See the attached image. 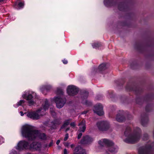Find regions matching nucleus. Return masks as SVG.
<instances>
[{
	"label": "nucleus",
	"instance_id": "obj_1",
	"mask_svg": "<svg viewBox=\"0 0 154 154\" xmlns=\"http://www.w3.org/2000/svg\"><path fill=\"white\" fill-rule=\"evenodd\" d=\"M22 134L23 137L29 140H34L37 137L43 140L46 139L44 133H40L38 131L34 130L32 126L29 125H25L23 127Z\"/></svg>",
	"mask_w": 154,
	"mask_h": 154
},
{
	"label": "nucleus",
	"instance_id": "obj_2",
	"mask_svg": "<svg viewBox=\"0 0 154 154\" xmlns=\"http://www.w3.org/2000/svg\"><path fill=\"white\" fill-rule=\"evenodd\" d=\"M124 134L127 137L125 141L127 143H134L138 140L140 137V134L138 133L134 134H131V129L129 127L126 128Z\"/></svg>",
	"mask_w": 154,
	"mask_h": 154
},
{
	"label": "nucleus",
	"instance_id": "obj_3",
	"mask_svg": "<svg viewBox=\"0 0 154 154\" xmlns=\"http://www.w3.org/2000/svg\"><path fill=\"white\" fill-rule=\"evenodd\" d=\"M42 109V108H40L36 112H29L27 113V116L33 119H38L40 118L41 116H42L44 115L41 112Z\"/></svg>",
	"mask_w": 154,
	"mask_h": 154
},
{
	"label": "nucleus",
	"instance_id": "obj_4",
	"mask_svg": "<svg viewBox=\"0 0 154 154\" xmlns=\"http://www.w3.org/2000/svg\"><path fill=\"white\" fill-rule=\"evenodd\" d=\"M54 101L56 103L57 107L58 108H61L65 103L66 100L63 96H61L55 97Z\"/></svg>",
	"mask_w": 154,
	"mask_h": 154
},
{
	"label": "nucleus",
	"instance_id": "obj_5",
	"mask_svg": "<svg viewBox=\"0 0 154 154\" xmlns=\"http://www.w3.org/2000/svg\"><path fill=\"white\" fill-rule=\"evenodd\" d=\"M97 125L99 130L101 131H106L109 127V124L107 121L98 122Z\"/></svg>",
	"mask_w": 154,
	"mask_h": 154
},
{
	"label": "nucleus",
	"instance_id": "obj_6",
	"mask_svg": "<svg viewBox=\"0 0 154 154\" xmlns=\"http://www.w3.org/2000/svg\"><path fill=\"white\" fill-rule=\"evenodd\" d=\"M78 89L75 86L73 85L68 86L67 90L68 94L72 96L78 93Z\"/></svg>",
	"mask_w": 154,
	"mask_h": 154
},
{
	"label": "nucleus",
	"instance_id": "obj_7",
	"mask_svg": "<svg viewBox=\"0 0 154 154\" xmlns=\"http://www.w3.org/2000/svg\"><path fill=\"white\" fill-rule=\"evenodd\" d=\"M42 148V144L41 143L33 142L30 145L29 148L30 149H33L35 150L40 151Z\"/></svg>",
	"mask_w": 154,
	"mask_h": 154
},
{
	"label": "nucleus",
	"instance_id": "obj_8",
	"mask_svg": "<svg viewBox=\"0 0 154 154\" xmlns=\"http://www.w3.org/2000/svg\"><path fill=\"white\" fill-rule=\"evenodd\" d=\"M28 143L25 141H20L18 144L17 149L19 150L28 148Z\"/></svg>",
	"mask_w": 154,
	"mask_h": 154
},
{
	"label": "nucleus",
	"instance_id": "obj_9",
	"mask_svg": "<svg viewBox=\"0 0 154 154\" xmlns=\"http://www.w3.org/2000/svg\"><path fill=\"white\" fill-rule=\"evenodd\" d=\"M94 111L95 113L100 116L103 115L104 114L103 106L100 104H97L96 106L95 107V110Z\"/></svg>",
	"mask_w": 154,
	"mask_h": 154
},
{
	"label": "nucleus",
	"instance_id": "obj_10",
	"mask_svg": "<svg viewBox=\"0 0 154 154\" xmlns=\"http://www.w3.org/2000/svg\"><path fill=\"white\" fill-rule=\"evenodd\" d=\"M35 94V93L32 92V94H29L27 96H26V94H24L22 95V97L23 98L26 99L28 101V103L29 105L30 106L34 104V102L32 99V95H34Z\"/></svg>",
	"mask_w": 154,
	"mask_h": 154
},
{
	"label": "nucleus",
	"instance_id": "obj_11",
	"mask_svg": "<svg viewBox=\"0 0 154 154\" xmlns=\"http://www.w3.org/2000/svg\"><path fill=\"white\" fill-rule=\"evenodd\" d=\"M98 143L101 146H103L105 145L111 146L113 144L112 141L105 139L99 140Z\"/></svg>",
	"mask_w": 154,
	"mask_h": 154
},
{
	"label": "nucleus",
	"instance_id": "obj_12",
	"mask_svg": "<svg viewBox=\"0 0 154 154\" xmlns=\"http://www.w3.org/2000/svg\"><path fill=\"white\" fill-rule=\"evenodd\" d=\"M73 154H86V153L85 150L80 146H78L74 149Z\"/></svg>",
	"mask_w": 154,
	"mask_h": 154
},
{
	"label": "nucleus",
	"instance_id": "obj_13",
	"mask_svg": "<svg viewBox=\"0 0 154 154\" xmlns=\"http://www.w3.org/2000/svg\"><path fill=\"white\" fill-rule=\"evenodd\" d=\"M93 139L88 136H86L83 137L81 141L82 144H85L89 143L92 142Z\"/></svg>",
	"mask_w": 154,
	"mask_h": 154
},
{
	"label": "nucleus",
	"instance_id": "obj_14",
	"mask_svg": "<svg viewBox=\"0 0 154 154\" xmlns=\"http://www.w3.org/2000/svg\"><path fill=\"white\" fill-rule=\"evenodd\" d=\"M139 154H151L149 148L142 147L139 148L138 150Z\"/></svg>",
	"mask_w": 154,
	"mask_h": 154
},
{
	"label": "nucleus",
	"instance_id": "obj_15",
	"mask_svg": "<svg viewBox=\"0 0 154 154\" xmlns=\"http://www.w3.org/2000/svg\"><path fill=\"white\" fill-rule=\"evenodd\" d=\"M79 126V129L78 132H84L86 129L85 122V120H83L81 122L78 124Z\"/></svg>",
	"mask_w": 154,
	"mask_h": 154
},
{
	"label": "nucleus",
	"instance_id": "obj_16",
	"mask_svg": "<svg viewBox=\"0 0 154 154\" xmlns=\"http://www.w3.org/2000/svg\"><path fill=\"white\" fill-rule=\"evenodd\" d=\"M116 119L119 122H122L125 120V118L122 113H119L116 115Z\"/></svg>",
	"mask_w": 154,
	"mask_h": 154
},
{
	"label": "nucleus",
	"instance_id": "obj_17",
	"mask_svg": "<svg viewBox=\"0 0 154 154\" xmlns=\"http://www.w3.org/2000/svg\"><path fill=\"white\" fill-rule=\"evenodd\" d=\"M113 145V144L112 145V146ZM111 146H112V145L109 146L110 147L109 148V151L111 153L113 154H114L117 152L118 151L117 148Z\"/></svg>",
	"mask_w": 154,
	"mask_h": 154
},
{
	"label": "nucleus",
	"instance_id": "obj_18",
	"mask_svg": "<svg viewBox=\"0 0 154 154\" xmlns=\"http://www.w3.org/2000/svg\"><path fill=\"white\" fill-rule=\"evenodd\" d=\"M106 68V65L105 63L101 64L98 67V70L100 71H102L105 69Z\"/></svg>",
	"mask_w": 154,
	"mask_h": 154
},
{
	"label": "nucleus",
	"instance_id": "obj_19",
	"mask_svg": "<svg viewBox=\"0 0 154 154\" xmlns=\"http://www.w3.org/2000/svg\"><path fill=\"white\" fill-rule=\"evenodd\" d=\"M69 123V120H67L65 121L63 125L61 127V128H63L65 127H66L67 125H68Z\"/></svg>",
	"mask_w": 154,
	"mask_h": 154
},
{
	"label": "nucleus",
	"instance_id": "obj_20",
	"mask_svg": "<svg viewBox=\"0 0 154 154\" xmlns=\"http://www.w3.org/2000/svg\"><path fill=\"white\" fill-rule=\"evenodd\" d=\"M49 107V104L48 103V101L46 100L45 101V104L43 106V109L44 111H46V110L48 109Z\"/></svg>",
	"mask_w": 154,
	"mask_h": 154
},
{
	"label": "nucleus",
	"instance_id": "obj_21",
	"mask_svg": "<svg viewBox=\"0 0 154 154\" xmlns=\"http://www.w3.org/2000/svg\"><path fill=\"white\" fill-rule=\"evenodd\" d=\"M101 44L98 43H95L92 44V46L94 48H97L101 46Z\"/></svg>",
	"mask_w": 154,
	"mask_h": 154
},
{
	"label": "nucleus",
	"instance_id": "obj_22",
	"mask_svg": "<svg viewBox=\"0 0 154 154\" xmlns=\"http://www.w3.org/2000/svg\"><path fill=\"white\" fill-rule=\"evenodd\" d=\"M17 5L19 9L22 8L24 6V3L23 2H20Z\"/></svg>",
	"mask_w": 154,
	"mask_h": 154
},
{
	"label": "nucleus",
	"instance_id": "obj_23",
	"mask_svg": "<svg viewBox=\"0 0 154 154\" xmlns=\"http://www.w3.org/2000/svg\"><path fill=\"white\" fill-rule=\"evenodd\" d=\"M148 119L147 118H146L145 119V124L144 123V122L145 121V120L144 119H142L141 121V123L144 126L146 125L147 124V122H148Z\"/></svg>",
	"mask_w": 154,
	"mask_h": 154
},
{
	"label": "nucleus",
	"instance_id": "obj_24",
	"mask_svg": "<svg viewBox=\"0 0 154 154\" xmlns=\"http://www.w3.org/2000/svg\"><path fill=\"white\" fill-rule=\"evenodd\" d=\"M25 102V101L23 100H20L19 102L17 103V106H19L21 105L23 103Z\"/></svg>",
	"mask_w": 154,
	"mask_h": 154
},
{
	"label": "nucleus",
	"instance_id": "obj_25",
	"mask_svg": "<svg viewBox=\"0 0 154 154\" xmlns=\"http://www.w3.org/2000/svg\"><path fill=\"white\" fill-rule=\"evenodd\" d=\"M54 125H59L60 124V122L58 121L57 120H56L54 121L52 123Z\"/></svg>",
	"mask_w": 154,
	"mask_h": 154
},
{
	"label": "nucleus",
	"instance_id": "obj_26",
	"mask_svg": "<svg viewBox=\"0 0 154 154\" xmlns=\"http://www.w3.org/2000/svg\"><path fill=\"white\" fill-rule=\"evenodd\" d=\"M69 137V134L68 133H66L65 135V137L64 138V140L66 141Z\"/></svg>",
	"mask_w": 154,
	"mask_h": 154
},
{
	"label": "nucleus",
	"instance_id": "obj_27",
	"mask_svg": "<svg viewBox=\"0 0 154 154\" xmlns=\"http://www.w3.org/2000/svg\"><path fill=\"white\" fill-rule=\"evenodd\" d=\"M148 138V135L147 134H144L143 139V140H146Z\"/></svg>",
	"mask_w": 154,
	"mask_h": 154
},
{
	"label": "nucleus",
	"instance_id": "obj_28",
	"mask_svg": "<svg viewBox=\"0 0 154 154\" xmlns=\"http://www.w3.org/2000/svg\"><path fill=\"white\" fill-rule=\"evenodd\" d=\"M57 93L58 94H60L62 95L63 94V92L62 91L61 89H59L57 90Z\"/></svg>",
	"mask_w": 154,
	"mask_h": 154
},
{
	"label": "nucleus",
	"instance_id": "obj_29",
	"mask_svg": "<svg viewBox=\"0 0 154 154\" xmlns=\"http://www.w3.org/2000/svg\"><path fill=\"white\" fill-rule=\"evenodd\" d=\"M82 135V133L81 132H79V133L78 135V139H79L81 138Z\"/></svg>",
	"mask_w": 154,
	"mask_h": 154
},
{
	"label": "nucleus",
	"instance_id": "obj_30",
	"mask_svg": "<svg viewBox=\"0 0 154 154\" xmlns=\"http://www.w3.org/2000/svg\"><path fill=\"white\" fill-rule=\"evenodd\" d=\"M119 9L120 10H122L123 9V6L122 5H119Z\"/></svg>",
	"mask_w": 154,
	"mask_h": 154
},
{
	"label": "nucleus",
	"instance_id": "obj_31",
	"mask_svg": "<svg viewBox=\"0 0 154 154\" xmlns=\"http://www.w3.org/2000/svg\"><path fill=\"white\" fill-rule=\"evenodd\" d=\"M4 142V140L3 138L1 136H0V143H2Z\"/></svg>",
	"mask_w": 154,
	"mask_h": 154
},
{
	"label": "nucleus",
	"instance_id": "obj_32",
	"mask_svg": "<svg viewBox=\"0 0 154 154\" xmlns=\"http://www.w3.org/2000/svg\"><path fill=\"white\" fill-rule=\"evenodd\" d=\"M50 110L52 115H54L55 114V112L53 110H52L51 108H50Z\"/></svg>",
	"mask_w": 154,
	"mask_h": 154
},
{
	"label": "nucleus",
	"instance_id": "obj_33",
	"mask_svg": "<svg viewBox=\"0 0 154 154\" xmlns=\"http://www.w3.org/2000/svg\"><path fill=\"white\" fill-rule=\"evenodd\" d=\"M64 154H68V152L66 149H64L63 151Z\"/></svg>",
	"mask_w": 154,
	"mask_h": 154
},
{
	"label": "nucleus",
	"instance_id": "obj_34",
	"mask_svg": "<svg viewBox=\"0 0 154 154\" xmlns=\"http://www.w3.org/2000/svg\"><path fill=\"white\" fill-rule=\"evenodd\" d=\"M70 125L71 126L73 127H74L75 125V124L74 122L71 123Z\"/></svg>",
	"mask_w": 154,
	"mask_h": 154
},
{
	"label": "nucleus",
	"instance_id": "obj_35",
	"mask_svg": "<svg viewBox=\"0 0 154 154\" xmlns=\"http://www.w3.org/2000/svg\"><path fill=\"white\" fill-rule=\"evenodd\" d=\"M69 143L68 142H66L64 143V145L66 147H68L69 145Z\"/></svg>",
	"mask_w": 154,
	"mask_h": 154
},
{
	"label": "nucleus",
	"instance_id": "obj_36",
	"mask_svg": "<svg viewBox=\"0 0 154 154\" xmlns=\"http://www.w3.org/2000/svg\"><path fill=\"white\" fill-rule=\"evenodd\" d=\"M88 95V93L87 91H85V97L86 98L87 97Z\"/></svg>",
	"mask_w": 154,
	"mask_h": 154
},
{
	"label": "nucleus",
	"instance_id": "obj_37",
	"mask_svg": "<svg viewBox=\"0 0 154 154\" xmlns=\"http://www.w3.org/2000/svg\"><path fill=\"white\" fill-rule=\"evenodd\" d=\"M63 63L64 64H66L67 63V60H64L63 61Z\"/></svg>",
	"mask_w": 154,
	"mask_h": 154
},
{
	"label": "nucleus",
	"instance_id": "obj_38",
	"mask_svg": "<svg viewBox=\"0 0 154 154\" xmlns=\"http://www.w3.org/2000/svg\"><path fill=\"white\" fill-rule=\"evenodd\" d=\"M60 140H58L57 142H56V144L57 145H58L59 144V143H60Z\"/></svg>",
	"mask_w": 154,
	"mask_h": 154
},
{
	"label": "nucleus",
	"instance_id": "obj_39",
	"mask_svg": "<svg viewBox=\"0 0 154 154\" xmlns=\"http://www.w3.org/2000/svg\"><path fill=\"white\" fill-rule=\"evenodd\" d=\"M52 144H53V142H51L50 143H49V147H50V146H52Z\"/></svg>",
	"mask_w": 154,
	"mask_h": 154
},
{
	"label": "nucleus",
	"instance_id": "obj_40",
	"mask_svg": "<svg viewBox=\"0 0 154 154\" xmlns=\"http://www.w3.org/2000/svg\"><path fill=\"white\" fill-rule=\"evenodd\" d=\"M20 115L21 116H23L24 115V114L23 113V112L22 111H20Z\"/></svg>",
	"mask_w": 154,
	"mask_h": 154
},
{
	"label": "nucleus",
	"instance_id": "obj_41",
	"mask_svg": "<svg viewBox=\"0 0 154 154\" xmlns=\"http://www.w3.org/2000/svg\"><path fill=\"white\" fill-rule=\"evenodd\" d=\"M88 112L87 111H84L82 113V114H85Z\"/></svg>",
	"mask_w": 154,
	"mask_h": 154
},
{
	"label": "nucleus",
	"instance_id": "obj_42",
	"mask_svg": "<svg viewBox=\"0 0 154 154\" xmlns=\"http://www.w3.org/2000/svg\"><path fill=\"white\" fill-rule=\"evenodd\" d=\"M87 102H88V101L86 100L85 101V102H83V103L84 104H85V105H87Z\"/></svg>",
	"mask_w": 154,
	"mask_h": 154
},
{
	"label": "nucleus",
	"instance_id": "obj_43",
	"mask_svg": "<svg viewBox=\"0 0 154 154\" xmlns=\"http://www.w3.org/2000/svg\"><path fill=\"white\" fill-rule=\"evenodd\" d=\"M75 146V145L74 144H72L70 146L71 148H73Z\"/></svg>",
	"mask_w": 154,
	"mask_h": 154
},
{
	"label": "nucleus",
	"instance_id": "obj_44",
	"mask_svg": "<svg viewBox=\"0 0 154 154\" xmlns=\"http://www.w3.org/2000/svg\"><path fill=\"white\" fill-rule=\"evenodd\" d=\"M69 128H66V132L68 131L69 130Z\"/></svg>",
	"mask_w": 154,
	"mask_h": 154
},
{
	"label": "nucleus",
	"instance_id": "obj_45",
	"mask_svg": "<svg viewBox=\"0 0 154 154\" xmlns=\"http://www.w3.org/2000/svg\"><path fill=\"white\" fill-rule=\"evenodd\" d=\"M48 89L46 88H44V91L46 90L47 91H48Z\"/></svg>",
	"mask_w": 154,
	"mask_h": 154
},
{
	"label": "nucleus",
	"instance_id": "obj_46",
	"mask_svg": "<svg viewBox=\"0 0 154 154\" xmlns=\"http://www.w3.org/2000/svg\"><path fill=\"white\" fill-rule=\"evenodd\" d=\"M53 128L54 129H55V128H56V127L55 126H55L54 127H53Z\"/></svg>",
	"mask_w": 154,
	"mask_h": 154
},
{
	"label": "nucleus",
	"instance_id": "obj_47",
	"mask_svg": "<svg viewBox=\"0 0 154 154\" xmlns=\"http://www.w3.org/2000/svg\"><path fill=\"white\" fill-rule=\"evenodd\" d=\"M4 0H0V2H3Z\"/></svg>",
	"mask_w": 154,
	"mask_h": 154
},
{
	"label": "nucleus",
	"instance_id": "obj_48",
	"mask_svg": "<svg viewBox=\"0 0 154 154\" xmlns=\"http://www.w3.org/2000/svg\"><path fill=\"white\" fill-rule=\"evenodd\" d=\"M48 87L49 89L50 88H51L50 86H48Z\"/></svg>",
	"mask_w": 154,
	"mask_h": 154
},
{
	"label": "nucleus",
	"instance_id": "obj_49",
	"mask_svg": "<svg viewBox=\"0 0 154 154\" xmlns=\"http://www.w3.org/2000/svg\"><path fill=\"white\" fill-rule=\"evenodd\" d=\"M106 154H109L107 152H106Z\"/></svg>",
	"mask_w": 154,
	"mask_h": 154
},
{
	"label": "nucleus",
	"instance_id": "obj_50",
	"mask_svg": "<svg viewBox=\"0 0 154 154\" xmlns=\"http://www.w3.org/2000/svg\"><path fill=\"white\" fill-rule=\"evenodd\" d=\"M10 154H13V152H11Z\"/></svg>",
	"mask_w": 154,
	"mask_h": 154
}]
</instances>
